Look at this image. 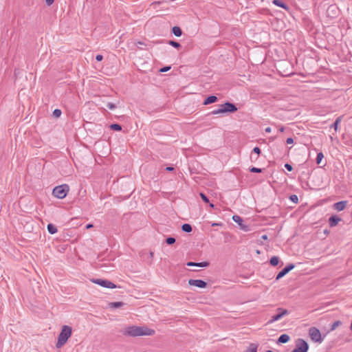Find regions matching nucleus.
Returning a JSON list of instances; mask_svg holds the SVG:
<instances>
[{
  "instance_id": "19",
  "label": "nucleus",
  "mask_w": 352,
  "mask_h": 352,
  "mask_svg": "<svg viewBox=\"0 0 352 352\" xmlns=\"http://www.w3.org/2000/svg\"><path fill=\"white\" fill-rule=\"evenodd\" d=\"M342 116H339L338 118H337V119L336 120L334 123L331 125V127H333L336 131H337L338 129V125L340 123V122L342 121Z\"/></svg>"
},
{
  "instance_id": "31",
  "label": "nucleus",
  "mask_w": 352,
  "mask_h": 352,
  "mask_svg": "<svg viewBox=\"0 0 352 352\" xmlns=\"http://www.w3.org/2000/svg\"><path fill=\"white\" fill-rule=\"evenodd\" d=\"M61 115V111L60 109H55L54 111H53V116L56 118H59Z\"/></svg>"
},
{
  "instance_id": "5",
  "label": "nucleus",
  "mask_w": 352,
  "mask_h": 352,
  "mask_svg": "<svg viewBox=\"0 0 352 352\" xmlns=\"http://www.w3.org/2000/svg\"><path fill=\"white\" fill-rule=\"evenodd\" d=\"M309 349V344L307 342L301 338L296 341L295 349L292 352H307Z\"/></svg>"
},
{
  "instance_id": "23",
  "label": "nucleus",
  "mask_w": 352,
  "mask_h": 352,
  "mask_svg": "<svg viewBox=\"0 0 352 352\" xmlns=\"http://www.w3.org/2000/svg\"><path fill=\"white\" fill-rule=\"evenodd\" d=\"M270 264L272 265V266H276L278 264V262H279V258L278 256H272L271 258H270Z\"/></svg>"
},
{
  "instance_id": "48",
  "label": "nucleus",
  "mask_w": 352,
  "mask_h": 352,
  "mask_svg": "<svg viewBox=\"0 0 352 352\" xmlns=\"http://www.w3.org/2000/svg\"><path fill=\"white\" fill-rule=\"evenodd\" d=\"M279 131L280 132H283L284 131V127L283 126H281L280 129H279Z\"/></svg>"
},
{
  "instance_id": "6",
  "label": "nucleus",
  "mask_w": 352,
  "mask_h": 352,
  "mask_svg": "<svg viewBox=\"0 0 352 352\" xmlns=\"http://www.w3.org/2000/svg\"><path fill=\"white\" fill-rule=\"evenodd\" d=\"M309 335L311 339L316 342L321 343L323 340L320 331L316 327H311L309 330Z\"/></svg>"
},
{
  "instance_id": "41",
  "label": "nucleus",
  "mask_w": 352,
  "mask_h": 352,
  "mask_svg": "<svg viewBox=\"0 0 352 352\" xmlns=\"http://www.w3.org/2000/svg\"><path fill=\"white\" fill-rule=\"evenodd\" d=\"M253 151L257 154H259L260 152H261V149L258 148V147H255L254 149H253Z\"/></svg>"
},
{
  "instance_id": "28",
  "label": "nucleus",
  "mask_w": 352,
  "mask_h": 352,
  "mask_svg": "<svg viewBox=\"0 0 352 352\" xmlns=\"http://www.w3.org/2000/svg\"><path fill=\"white\" fill-rule=\"evenodd\" d=\"M168 43H169V45H170L171 46H173L175 48H179L181 47V45L179 43L174 41H169Z\"/></svg>"
},
{
  "instance_id": "37",
  "label": "nucleus",
  "mask_w": 352,
  "mask_h": 352,
  "mask_svg": "<svg viewBox=\"0 0 352 352\" xmlns=\"http://www.w3.org/2000/svg\"><path fill=\"white\" fill-rule=\"evenodd\" d=\"M107 107H108L109 109H110L111 110H113V109H114L116 108V105L114 104L111 103V102H109L107 104Z\"/></svg>"
},
{
  "instance_id": "51",
  "label": "nucleus",
  "mask_w": 352,
  "mask_h": 352,
  "mask_svg": "<svg viewBox=\"0 0 352 352\" xmlns=\"http://www.w3.org/2000/svg\"><path fill=\"white\" fill-rule=\"evenodd\" d=\"M266 352H274V351H270V350H268V351H267Z\"/></svg>"
},
{
  "instance_id": "22",
  "label": "nucleus",
  "mask_w": 352,
  "mask_h": 352,
  "mask_svg": "<svg viewBox=\"0 0 352 352\" xmlns=\"http://www.w3.org/2000/svg\"><path fill=\"white\" fill-rule=\"evenodd\" d=\"M258 345L256 344H251L250 347L247 349L245 352H257Z\"/></svg>"
},
{
  "instance_id": "52",
  "label": "nucleus",
  "mask_w": 352,
  "mask_h": 352,
  "mask_svg": "<svg viewBox=\"0 0 352 352\" xmlns=\"http://www.w3.org/2000/svg\"><path fill=\"white\" fill-rule=\"evenodd\" d=\"M256 253H257V254H259V253H260L259 250H257V251H256Z\"/></svg>"
},
{
  "instance_id": "45",
  "label": "nucleus",
  "mask_w": 352,
  "mask_h": 352,
  "mask_svg": "<svg viewBox=\"0 0 352 352\" xmlns=\"http://www.w3.org/2000/svg\"><path fill=\"white\" fill-rule=\"evenodd\" d=\"M92 227H93V225H92V224H87V225L86 226V228H87V229H89V228H92Z\"/></svg>"
},
{
  "instance_id": "29",
  "label": "nucleus",
  "mask_w": 352,
  "mask_h": 352,
  "mask_svg": "<svg viewBox=\"0 0 352 352\" xmlns=\"http://www.w3.org/2000/svg\"><path fill=\"white\" fill-rule=\"evenodd\" d=\"M232 219L234 222L238 223L240 225L241 224V222L243 221L242 219L238 215H234L232 217Z\"/></svg>"
},
{
  "instance_id": "27",
  "label": "nucleus",
  "mask_w": 352,
  "mask_h": 352,
  "mask_svg": "<svg viewBox=\"0 0 352 352\" xmlns=\"http://www.w3.org/2000/svg\"><path fill=\"white\" fill-rule=\"evenodd\" d=\"M324 157V155L322 154V153L320 152L317 154V157H316V162L318 164H320L322 160L323 159Z\"/></svg>"
},
{
  "instance_id": "14",
  "label": "nucleus",
  "mask_w": 352,
  "mask_h": 352,
  "mask_svg": "<svg viewBox=\"0 0 352 352\" xmlns=\"http://www.w3.org/2000/svg\"><path fill=\"white\" fill-rule=\"evenodd\" d=\"M187 266H197V267H207L209 265L208 262H201V263H195V262H188L187 263Z\"/></svg>"
},
{
  "instance_id": "42",
  "label": "nucleus",
  "mask_w": 352,
  "mask_h": 352,
  "mask_svg": "<svg viewBox=\"0 0 352 352\" xmlns=\"http://www.w3.org/2000/svg\"><path fill=\"white\" fill-rule=\"evenodd\" d=\"M54 0H45L47 6H51L54 3Z\"/></svg>"
},
{
  "instance_id": "47",
  "label": "nucleus",
  "mask_w": 352,
  "mask_h": 352,
  "mask_svg": "<svg viewBox=\"0 0 352 352\" xmlns=\"http://www.w3.org/2000/svg\"><path fill=\"white\" fill-rule=\"evenodd\" d=\"M261 238H262L263 239H265H265H267V235H263V236H261Z\"/></svg>"
},
{
  "instance_id": "21",
  "label": "nucleus",
  "mask_w": 352,
  "mask_h": 352,
  "mask_svg": "<svg viewBox=\"0 0 352 352\" xmlns=\"http://www.w3.org/2000/svg\"><path fill=\"white\" fill-rule=\"evenodd\" d=\"M182 229L185 232H190L192 231V226L188 223H184L182 225Z\"/></svg>"
},
{
  "instance_id": "50",
  "label": "nucleus",
  "mask_w": 352,
  "mask_h": 352,
  "mask_svg": "<svg viewBox=\"0 0 352 352\" xmlns=\"http://www.w3.org/2000/svg\"><path fill=\"white\" fill-rule=\"evenodd\" d=\"M150 256H151V257H153V252H150Z\"/></svg>"
},
{
  "instance_id": "38",
  "label": "nucleus",
  "mask_w": 352,
  "mask_h": 352,
  "mask_svg": "<svg viewBox=\"0 0 352 352\" xmlns=\"http://www.w3.org/2000/svg\"><path fill=\"white\" fill-rule=\"evenodd\" d=\"M285 167L287 168V170H288L289 171H291L292 170L293 168L292 166V165L289 164H285Z\"/></svg>"
},
{
  "instance_id": "3",
  "label": "nucleus",
  "mask_w": 352,
  "mask_h": 352,
  "mask_svg": "<svg viewBox=\"0 0 352 352\" xmlns=\"http://www.w3.org/2000/svg\"><path fill=\"white\" fill-rule=\"evenodd\" d=\"M72 333V329L70 326L63 325L61 329V331L58 336V340L56 344V348L59 349L62 347L71 337Z\"/></svg>"
},
{
  "instance_id": "18",
  "label": "nucleus",
  "mask_w": 352,
  "mask_h": 352,
  "mask_svg": "<svg viewBox=\"0 0 352 352\" xmlns=\"http://www.w3.org/2000/svg\"><path fill=\"white\" fill-rule=\"evenodd\" d=\"M172 31H173V33L176 36H180L182 34V31L181 28L179 27H177V26L173 27Z\"/></svg>"
},
{
  "instance_id": "20",
  "label": "nucleus",
  "mask_w": 352,
  "mask_h": 352,
  "mask_svg": "<svg viewBox=\"0 0 352 352\" xmlns=\"http://www.w3.org/2000/svg\"><path fill=\"white\" fill-rule=\"evenodd\" d=\"M47 230L50 234H52L57 232L56 227L52 223H50L47 225Z\"/></svg>"
},
{
  "instance_id": "26",
  "label": "nucleus",
  "mask_w": 352,
  "mask_h": 352,
  "mask_svg": "<svg viewBox=\"0 0 352 352\" xmlns=\"http://www.w3.org/2000/svg\"><path fill=\"white\" fill-rule=\"evenodd\" d=\"M341 322L340 320H337L334 322L331 327V331H334L337 327H338L341 324Z\"/></svg>"
},
{
  "instance_id": "8",
  "label": "nucleus",
  "mask_w": 352,
  "mask_h": 352,
  "mask_svg": "<svg viewBox=\"0 0 352 352\" xmlns=\"http://www.w3.org/2000/svg\"><path fill=\"white\" fill-rule=\"evenodd\" d=\"M92 282L106 288L113 289L117 287V286L113 283L108 280L93 279Z\"/></svg>"
},
{
  "instance_id": "25",
  "label": "nucleus",
  "mask_w": 352,
  "mask_h": 352,
  "mask_svg": "<svg viewBox=\"0 0 352 352\" xmlns=\"http://www.w3.org/2000/svg\"><path fill=\"white\" fill-rule=\"evenodd\" d=\"M110 129L114 131H120L122 130V127L120 124H112L110 125Z\"/></svg>"
},
{
  "instance_id": "35",
  "label": "nucleus",
  "mask_w": 352,
  "mask_h": 352,
  "mask_svg": "<svg viewBox=\"0 0 352 352\" xmlns=\"http://www.w3.org/2000/svg\"><path fill=\"white\" fill-rule=\"evenodd\" d=\"M290 200L292 201H293L294 203H298V196L296 195H292L290 196L289 197Z\"/></svg>"
},
{
  "instance_id": "12",
  "label": "nucleus",
  "mask_w": 352,
  "mask_h": 352,
  "mask_svg": "<svg viewBox=\"0 0 352 352\" xmlns=\"http://www.w3.org/2000/svg\"><path fill=\"white\" fill-rule=\"evenodd\" d=\"M346 205H347L346 201H338V202L334 204L333 208L338 211H342V210H344Z\"/></svg>"
},
{
  "instance_id": "11",
  "label": "nucleus",
  "mask_w": 352,
  "mask_h": 352,
  "mask_svg": "<svg viewBox=\"0 0 352 352\" xmlns=\"http://www.w3.org/2000/svg\"><path fill=\"white\" fill-rule=\"evenodd\" d=\"M188 284L192 286H195L199 288H204L206 286V283L202 280H195V279H190L188 280Z\"/></svg>"
},
{
  "instance_id": "39",
  "label": "nucleus",
  "mask_w": 352,
  "mask_h": 352,
  "mask_svg": "<svg viewBox=\"0 0 352 352\" xmlns=\"http://www.w3.org/2000/svg\"><path fill=\"white\" fill-rule=\"evenodd\" d=\"M103 58V56L101 55V54H98L96 56V59L98 60V61H101Z\"/></svg>"
},
{
  "instance_id": "17",
  "label": "nucleus",
  "mask_w": 352,
  "mask_h": 352,
  "mask_svg": "<svg viewBox=\"0 0 352 352\" xmlns=\"http://www.w3.org/2000/svg\"><path fill=\"white\" fill-rule=\"evenodd\" d=\"M273 3L280 8H283L285 10H287L288 9V7L287 6L283 3V1H280V0H273Z\"/></svg>"
},
{
  "instance_id": "16",
  "label": "nucleus",
  "mask_w": 352,
  "mask_h": 352,
  "mask_svg": "<svg viewBox=\"0 0 352 352\" xmlns=\"http://www.w3.org/2000/svg\"><path fill=\"white\" fill-rule=\"evenodd\" d=\"M289 340V336L287 334H282L278 340V343H287Z\"/></svg>"
},
{
  "instance_id": "43",
  "label": "nucleus",
  "mask_w": 352,
  "mask_h": 352,
  "mask_svg": "<svg viewBox=\"0 0 352 352\" xmlns=\"http://www.w3.org/2000/svg\"><path fill=\"white\" fill-rule=\"evenodd\" d=\"M223 226V224L221 223H212V226L214 227V226Z\"/></svg>"
},
{
  "instance_id": "2",
  "label": "nucleus",
  "mask_w": 352,
  "mask_h": 352,
  "mask_svg": "<svg viewBox=\"0 0 352 352\" xmlns=\"http://www.w3.org/2000/svg\"><path fill=\"white\" fill-rule=\"evenodd\" d=\"M307 179H300L304 188L319 190L323 187L322 177H307Z\"/></svg>"
},
{
  "instance_id": "44",
  "label": "nucleus",
  "mask_w": 352,
  "mask_h": 352,
  "mask_svg": "<svg viewBox=\"0 0 352 352\" xmlns=\"http://www.w3.org/2000/svg\"><path fill=\"white\" fill-rule=\"evenodd\" d=\"M265 132L266 133H270L272 129L270 127H267L265 129Z\"/></svg>"
},
{
  "instance_id": "9",
  "label": "nucleus",
  "mask_w": 352,
  "mask_h": 352,
  "mask_svg": "<svg viewBox=\"0 0 352 352\" xmlns=\"http://www.w3.org/2000/svg\"><path fill=\"white\" fill-rule=\"evenodd\" d=\"M221 107L223 109L224 113H233L237 110L236 106L234 104L230 103L229 102H227L221 104Z\"/></svg>"
},
{
  "instance_id": "46",
  "label": "nucleus",
  "mask_w": 352,
  "mask_h": 352,
  "mask_svg": "<svg viewBox=\"0 0 352 352\" xmlns=\"http://www.w3.org/2000/svg\"><path fill=\"white\" fill-rule=\"evenodd\" d=\"M174 168L173 167H166V170H173Z\"/></svg>"
},
{
  "instance_id": "33",
  "label": "nucleus",
  "mask_w": 352,
  "mask_h": 352,
  "mask_svg": "<svg viewBox=\"0 0 352 352\" xmlns=\"http://www.w3.org/2000/svg\"><path fill=\"white\" fill-rule=\"evenodd\" d=\"M199 195L201 198V199L205 202V203H208L209 202V199L206 196L205 194H204L203 192H200L199 193Z\"/></svg>"
},
{
  "instance_id": "49",
  "label": "nucleus",
  "mask_w": 352,
  "mask_h": 352,
  "mask_svg": "<svg viewBox=\"0 0 352 352\" xmlns=\"http://www.w3.org/2000/svg\"><path fill=\"white\" fill-rule=\"evenodd\" d=\"M210 207L213 208L214 207V205L213 204H210Z\"/></svg>"
},
{
  "instance_id": "32",
  "label": "nucleus",
  "mask_w": 352,
  "mask_h": 352,
  "mask_svg": "<svg viewBox=\"0 0 352 352\" xmlns=\"http://www.w3.org/2000/svg\"><path fill=\"white\" fill-rule=\"evenodd\" d=\"M166 242L168 245H172L175 242V239L173 237H168L166 239Z\"/></svg>"
},
{
  "instance_id": "34",
  "label": "nucleus",
  "mask_w": 352,
  "mask_h": 352,
  "mask_svg": "<svg viewBox=\"0 0 352 352\" xmlns=\"http://www.w3.org/2000/svg\"><path fill=\"white\" fill-rule=\"evenodd\" d=\"M250 171L252 173H260L263 172V170L261 168L253 167L250 170Z\"/></svg>"
},
{
  "instance_id": "36",
  "label": "nucleus",
  "mask_w": 352,
  "mask_h": 352,
  "mask_svg": "<svg viewBox=\"0 0 352 352\" xmlns=\"http://www.w3.org/2000/svg\"><path fill=\"white\" fill-rule=\"evenodd\" d=\"M169 69H170V66H167V67H164L163 68H161L160 69V72H166L168 71Z\"/></svg>"
},
{
  "instance_id": "10",
  "label": "nucleus",
  "mask_w": 352,
  "mask_h": 352,
  "mask_svg": "<svg viewBox=\"0 0 352 352\" xmlns=\"http://www.w3.org/2000/svg\"><path fill=\"white\" fill-rule=\"evenodd\" d=\"M294 264H289L283 269L276 276V280H279L294 268Z\"/></svg>"
},
{
  "instance_id": "15",
  "label": "nucleus",
  "mask_w": 352,
  "mask_h": 352,
  "mask_svg": "<svg viewBox=\"0 0 352 352\" xmlns=\"http://www.w3.org/2000/svg\"><path fill=\"white\" fill-rule=\"evenodd\" d=\"M217 100V98L215 96H208L204 102V105H208L215 102Z\"/></svg>"
},
{
  "instance_id": "40",
  "label": "nucleus",
  "mask_w": 352,
  "mask_h": 352,
  "mask_svg": "<svg viewBox=\"0 0 352 352\" xmlns=\"http://www.w3.org/2000/svg\"><path fill=\"white\" fill-rule=\"evenodd\" d=\"M286 142L288 144H292L294 142V140L292 138H289L287 139Z\"/></svg>"
},
{
  "instance_id": "1",
  "label": "nucleus",
  "mask_w": 352,
  "mask_h": 352,
  "mask_svg": "<svg viewBox=\"0 0 352 352\" xmlns=\"http://www.w3.org/2000/svg\"><path fill=\"white\" fill-rule=\"evenodd\" d=\"M121 333L124 336L138 337L143 336H153L155 333L153 329H149L145 326L131 325L124 327Z\"/></svg>"
},
{
  "instance_id": "4",
  "label": "nucleus",
  "mask_w": 352,
  "mask_h": 352,
  "mask_svg": "<svg viewBox=\"0 0 352 352\" xmlns=\"http://www.w3.org/2000/svg\"><path fill=\"white\" fill-rule=\"evenodd\" d=\"M69 191V186L67 184H62L56 186L52 191V194L54 197L58 199H63L66 197Z\"/></svg>"
},
{
  "instance_id": "7",
  "label": "nucleus",
  "mask_w": 352,
  "mask_h": 352,
  "mask_svg": "<svg viewBox=\"0 0 352 352\" xmlns=\"http://www.w3.org/2000/svg\"><path fill=\"white\" fill-rule=\"evenodd\" d=\"M278 314L274 315L272 318L268 321L267 324H272L276 321L280 320L283 317L288 315L289 312L287 309L283 308H278L276 309Z\"/></svg>"
},
{
  "instance_id": "30",
  "label": "nucleus",
  "mask_w": 352,
  "mask_h": 352,
  "mask_svg": "<svg viewBox=\"0 0 352 352\" xmlns=\"http://www.w3.org/2000/svg\"><path fill=\"white\" fill-rule=\"evenodd\" d=\"M212 114L213 115H217V114H220V113H224V111L223 109L221 108V107L220 106V108L218 109H216V110H214L211 112Z\"/></svg>"
},
{
  "instance_id": "13",
  "label": "nucleus",
  "mask_w": 352,
  "mask_h": 352,
  "mask_svg": "<svg viewBox=\"0 0 352 352\" xmlns=\"http://www.w3.org/2000/svg\"><path fill=\"white\" fill-rule=\"evenodd\" d=\"M341 221V218L336 215H332L329 219V224L331 227H334L338 225V223Z\"/></svg>"
},
{
  "instance_id": "24",
  "label": "nucleus",
  "mask_w": 352,
  "mask_h": 352,
  "mask_svg": "<svg viewBox=\"0 0 352 352\" xmlns=\"http://www.w3.org/2000/svg\"><path fill=\"white\" fill-rule=\"evenodd\" d=\"M123 305H124V303L122 302H111L109 304V306L113 308H119V307H121Z\"/></svg>"
}]
</instances>
